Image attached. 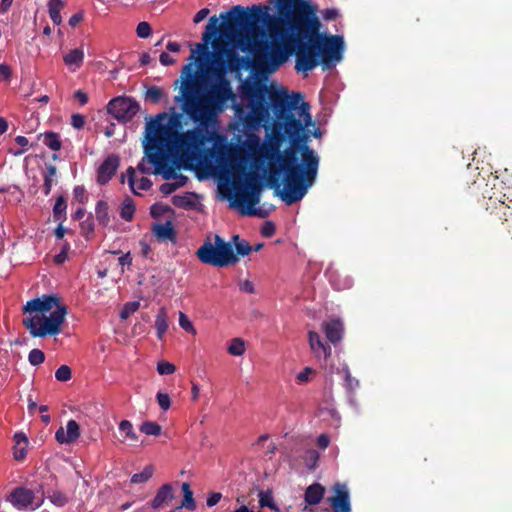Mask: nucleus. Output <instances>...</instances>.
<instances>
[{
    "mask_svg": "<svg viewBox=\"0 0 512 512\" xmlns=\"http://www.w3.org/2000/svg\"><path fill=\"white\" fill-rule=\"evenodd\" d=\"M278 18L269 7L233 6L222 19L220 32L238 43L242 51L254 53L255 66L273 73L295 53V70L308 73L319 64L330 69L342 60L344 40L320 32L317 9L307 0H278Z\"/></svg>",
    "mask_w": 512,
    "mask_h": 512,
    "instance_id": "1",
    "label": "nucleus"
},
{
    "mask_svg": "<svg viewBox=\"0 0 512 512\" xmlns=\"http://www.w3.org/2000/svg\"><path fill=\"white\" fill-rule=\"evenodd\" d=\"M309 125L303 117L288 113L275 121V130H283L290 147L281 152L277 143H271L263 153L270 165L268 185L287 205L302 200L317 177L319 157L307 145L305 133Z\"/></svg>",
    "mask_w": 512,
    "mask_h": 512,
    "instance_id": "2",
    "label": "nucleus"
},
{
    "mask_svg": "<svg viewBox=\"0 0 512 512\" xmlns=\"http://www.w3.org/2000/svg\"><path fill=\"white\" fill-rule=\"evenodd\" d=\"M220 33L219 18L210 17L202 34L203 43L192 50L189 63L183 67L184 79L179 95L174 97L176 103H182V110L189 118L207 119L214 122L217 115L227 108L229 101L235 100V94L229 80L221 73L215 74L216 81L211 82L201 91V82L196 77L194 64L201 61V55L209 56L208 44Z\"/></svg>",
    "mask_w": 512,
    "mask_h": 512,
    "instance_id": "3",
    "label": "nucleus"
},
{
    "mask_svg": "<svg viewBox=\"0 0 512 512\" xmlns=\"http://www.w3.org/2000/svg\"><path fill=\"white\" fill-rule=\"evenodd\" d=\"M215 243L205 241L197 250L198 259L214 267H227L235 265L239 256L245 257L252 251V246L239 235H234L231 242H225L219 235H215Z\"/></svg>",
    "mask_w": 512,
    "mask_h": 512,
    "instance_id": "4",
    "label": "nucleus"
},
{
    "mask_svg": "<svg viewBox=\"0 0 512 512\" xmlns=\"http://www.w3.org/2000/svg\"><path fill=\"white\" fill-rule=\"evenodd\" d=\"M171 114L159 113L146 123L144 144L145 155L158 153L175 139L183 128V115L171 108Z\"/></svg>",
    "mask_w": 512,
    "mask_h": 512,
    "instance_id": "5",
    "label": "nucleus"
},
{
    "mask_svg": "<svg viewBox=\"0 0 512 512\" xmlns=\"http://www.w3.org/2000/svg\"><path fill=\"white\" fill-rule=\"evenodd\" d=\"M196 127L193 129L181 132L173 139L167 147L163 148L161 152L167 156H174L178 154H189L201 151L203 147L214 140L216 133L209 129L211 121L207 119L190 118Z\"/></svg>",
    "mask_w": 512,
    "mask_h": 512,
    "instance_id": "6",
    "label": "nucleus"
},
{
    "mask_svg": "<svg viewBox=\"0 0 512 512\" xmlns=\"http://www.w3.org/2000/svg\"><path fill=\"white\" fill-rule=\"evenodd\" d=\"M244 152L243 148L236 149V154L241 155ZM231 163L233 167H237L242 171L245 176V183L242 192H238L239 201L247 204L250 210L247 212L249 215L259 216L264 218L268 215L267 210L262 208H253L260 201V192L262 190V178L256 171L246 172L247 159L245 156H232Z\"/></svg>",
    "mask_w": 512,
    "mask_h": 512,
    "instance_id": "7",
    "label": "nucleus"
},
{
    "mask_svg": "<svg viewBox=\"0 0 512 512\" xmlns=\"http://www.w3.org/2000/svg\"><path fill=\"white\" fill-rule=\"evenodd\" d=\"M271 87L258 80H246L241 85L243 97L249 100L250 113L246 116L247 125L256 126L269 117L267 95Z\"/></svg>",
    "mask_w": 512,
    "mask_h": 512,
    "instance_id": "8",
    "label": "nucleus"
},
{
    "mask_svg": "<svg viewBox=\"0 0 512 512\" xmlns=\"http://www.w3.org/2000/svg\"><path fill=\"white\" fill-rule=\"evenodd\" d=\"M67 315L66 306H58L49 316L34 314L23 319V325L33 337L55 336L61 332L62 325Z\"/></svg>",
    "mask_w": 512,
    "mask_h": 512,
    "instance_id": "9",
    "label": "nucleus"
},
{
    "mask_svg": "<svg viewBox=\"0 0 512 512\" xmlns=\"http://www.w3.org/2000/svg\"><path fill=\"white\" fill-rule=\"evenodd\" d=\"M214 69L213 73H221L224 75L227 69L237 71L244 62V57H241L235 50L228 48L226 45L214 44Z\"/></svg>",
    "mask_w": 512,
    "mask_h": 512,
    "instance_id": "10",
    "label": "nucleus"
},
{
    "mask_svg": "<svg viewBox=\"0 0 512 512\" xmlns=\"http://www.w3.org/2000/svg\"><path fill=\"white\" fill-rule=\"evenodd\" d=\"M148 161L154 166V174H161L165 180L175 179L177 188L183 187L188 178L183 174L177 173L176 170L170 164L171 156L163 154V152L151 153L145 155Z\"/></svg>",
    "mask_w": 512,
    "mask_h": 512,
    "instance_id": "11",
    "label": "nucleus"
},
{
    "mask_svg": "<svg viewBox=\"0 0 512 512\" xmlns=\"http://www.w3.org/2000/svg\"><path fill=\"white\" fill-rule=\"evenodd\" d=\"M139 109L140 105L134 98L124 96L113 98L107 105L108 113L123 123L132 120Z\"/></svg>",
    "mask_w": 512,
    "mask_h": 512,
    "instance_id": "12",
    "label": "nucleus"
},
{
    "mask_svg": "<svg viewBox=\"0 0 512 512\" xmlns=\"http://www.w3.org/2000/svg\"><path fill=\"white\" fill-rule=\"evenodd\" d=\"M58 306H65L60 302V298L54 294L43 295L42 297L33 298L26 302L23 307L24 313L32 315L39 314L45 315L51 313Z\"/></svg>",
    "mask_w": 512,
    "mask_h": 512,
    "instance_id": "13",
    "label": "nucleus"
},
{
    "mask_svg": "<svg viewBox=\"0 0 512 512\" xmlns=\"http://www.w3.org/2000/svg\"><path fill=\"white\" fill-rule=\"evenodd\" d=\"M333 496L327 498L332 512H352L350 493L344 483L337 482L332 486Z\"/></svg>",
    "mask_w": 512,
    "mask_h": 512,
    "instance_id": "14",
    "label": "nucleus"
},
{
    "mask_svg": "<svg viewBox=\"0 0 512 512\" xmlns=\"http://www.w3.org/2000/svg\"><path fill=\"white\" fill-rule=\"evenodd\" d=\"M267 102L269 103V108H272L276 118L275 121L283 119V117L289 113L287 106V92L285 90H276L271 88L267 95Z\"/></svg>",
    "mask_w": 512,
    "mask_h": 512,
    "instance_id": "15",
    "label": "nucleus"
},
{
    "mask_svg": "<svg viewBox=\"0 0 512 512\" xmlns=\"http://www.w3.org/2000/svg\"><path fill=\"white\" fill-rule=\"evenodd\" d=\"M287 104L289 114H297V116L303 117L306 124L312 123V118L309 113L310 106L303 101V97L300 93H294L291 96L287 94Z\"/></svg>",
    "mask_w": 512,
    "mask_h": 512,
    "instance_id": "16",
    "label": "nucleus"
},
{
    "mask_svg": "<svg viewBox=\"0 0 512 512\" xmlns=\"http://www.w3.org/2000/svg\"><path fill=\"white\" fill-rule=\"evenodd\" d=\"M174 498L175 494L172 484L166 483L158 489L153 500L149 504H146L141 509H139V511H145L148 507L152 509H159L164 505L170 504Z\"/></svg>",
    "mask_w": 512,
    "mask_h": 512,
    "instance_id": "17",
    "label": "nucleus"
},
{
    "mask_svg": "<svg viewBox=\"0 0 512 512\" xmlns=\"http://www.w3.org/2000/svg\"><path fill=\"white\" fill-rule=\"evenodd\" d=\"M119 157L117 155H111L107 157L98 169L97 182L104 185L115 175L119 167Z\"/></svg>",
    "mask_w": 512,
    "mask_h": 512,
    "instance_id": "18",
    "label": "nucleus"
},
{
    "mask_svg": "<svg viewBox=\"0 0 512 512\" xmlns=\"http://www.w3.org/2000/svg\"><path fill=\"white\" fill-rule=\"evenodd\" d=\"M7 500L18 509H25L32 505L34 500V493L30 489L18 487L11 491Z\"/></svg>",
    "mask_w": 512,
    "mask_h": 512,
    "instance_id": "19",
    "label": "nucleus"
},
{
    "mask_svg": "<svg viewBox=\"0 0 512 512\" xmlns=\"http://www.w3.org/2000/svg\"><path fill=\"white\" fill-rule=\"evenodd\" d=\"M80 436V426L79 424L71 419L66 424V430L63 427H60L56 433L55 438L60 444H71L76 441Z\"/></svg>",
    "mask_w": 512,
    "mask_h": 512,
    "instance_id": "20",
    "label": "nucleus"
},
{
    "mask_svg": "<svg viewBox=\"0 0 512 512\" xmlns=\"http://www.w3.org/2000/svg\"><path fill=\"white\" fill-rule=\"evenodd\" d=\"M326 489L320 483H313L308 486L304 493V501L307 505H318L324 498Z\"/></svg>",
    "mask_w": 512,
    "mask_h": 512,
    "instance_id": "21",
    "label": "nucleus"
},
{
    "mask_svg": "<svg viewBox=\"0 0 512 512\" xmlns=\"http://www.w3.org/2000/svg\"><path fill=\"white\" fill-rule=\"evenodd\" d=\"M152 231L159 241L175 242L176 232L171 221L154 224Z\"/></svg>",
    "mask_w": 512,
    "mask_h": 512,
    "instance_id": "22",
    "label": "nucleus"
},
{
    "mask_svg": "<svg viewBox=\"0 0 512 512\" xmlns=\"http://www.w3.org/2000/svg\"><path fill=\"white\" fill-rule=\"evenodd\" d=\"M323 330L325 332L326 338L331 343L335 344L342 339L343 325L337 319H333L329 322L323 323Z\"/></svg>",
    "mask_w": 512,
    "mask_h": 512,
    "instance_id": "23",
    "label": "nucleus"
},
{
    "mask_svg": "<svg viewBox=\"0 0 512 512\" xmlns=\"http://www.w3.org/2000/svg\"><path fill=\"white\" fill-rule=\"evenodd\" d=\"M309 345L311 350L318 356L323 355L327 358L331 355V347L325 344L318 333L314 331L309 332Z\"/></svg>",
    "mask_w": 512,
    "mask_h": 512,
    "instance_id": "24",
    "label": "nucleus"
},
{
    "mask_svg": "<svg viewBox=\"0 0 512 512\" xmlns=\"http://www.w3.org/2000/svg\"><path fill=\"white\" fill-rule=\"evenodd\" d=\"M63 61L70 71L75 72L83 64L84 52L80 48L72 49L64 55Z\"/></svg>",
    "mask_w": 512,
    "mask_h": 512,
    "instance_id": "25",
    "label": "nucleus"
},
{
    "mask_svg": "<svg viewBox=\"0 0 512 512\" xmlns=\"http://www.w3.org/2000/svg\"><path fill=\"white\" fill-rule=\"evenodd\" d=\"M13 456L16 461H22L27 455L28 438L23 432L14 435Z\"/></svg>",
    "mask_w": 512,
    "mask_h": 512,
    "instance_id": "26",
    "label": "nucleus"
},
{
    "mask_svg": "<svg viewBox=\"0 0 512 512\" xmlns=\"http://www.w3.org/2000/svg\"><path fill=\"white\" fill-rule=\"evenodd\" d=\"M95 217L99 225L108 227L111 223L109 205L105 200H99L95 206Z\"/></svg>",
    "mask_w": 512,
    "mask_h": 512,
    "instance_id": "27",
    "label": "nucleus"
},
{
    "mask_svg": "<svg viewBox=\"0 0 512 512\" xmlns=\"http://www.w3.org/2000/svg\"><path fill=\"white\" fill-rule=\"evenodd\" d=\"M65 5L66 2L64 0L48 1V13L54 25H60L62 23L61 10Z\"/></svg>",
    "mask_w": 512,
    "mask_h": 512,
    "instance_id": "28",
    "label": "nucleus"
},
{
    "mask_svg": "<svg viewBox=\"0 0 512 512\" xmlns=\"http://www.w3.org/2000/svg\"><path fill=\"white\" fill-rule=\"evenodd\" d=\"M181 490L183 492V500L176 509L185 508L189 511L196 509V502L193 497V491L190 488V484L187 482L182 483Z\"/></svg>",
    "mask_w": 512,
    "mask_h": 512,
    "instance_id": "29",
    "label": "nucleus"
},
{
    "mask_svg": "<svg viewBox=\"0 0 512 512\" xmlns=\"http://www.w3.org/2000/svg\"><path fill=\"white\" fill-rule=\"evenodd\" d=\"M155 328L157 331V337L162 340L165 333L168 330V316L165 307L160 308L155 319Z\"/></svg>",
    "mask_w": 512,
    "mask_h": 512,
    "instance_id": "30",
    "label": "nucleus"
},
{
    "mask_svg": "<svg viewBox=\"0 0 512 512\" xmlns=\"http://www.w3.org/2000/svg\"><path fill=\"white\" fill-rule=\"evenodd\" d=\"M67 202L63 195L57 197L56 202L53 206V220L55 222H64L67 218L66 214Z\"/></svg>",
    "mask_w": 512,
    "mask_h": 512,
    "instance_id": "31",
    "label": "nucleus"
},
{
    "mask_svg": "<svg viewBox=\"0 0 512 512\" xmlns=\"http://www.w3.org/2000/svg\"><path fill=\"white\" fill-rule=\"evenodd\" d=\"M45 146L53 151H59L62 147L60 135L56 132H45L39 136Z\"/></svg>",
    "mask_w": 512,
    "mask_h": 512,
    "instance_id": "32",
    "label": "nucleus"
},
{
    "mask_svg": "<svg viewBox=\"0 0 512 512\" xmlns=\"http://www.w3.org/2000/svg\"><path fill=\"white\" fill-rule=\"evenodd\" d=\"M44 184H43V192L47 196L50 194L52 185L56 182L57 177V168L52 164L46 165V170L44 172Z\"/></svg>",
    "mask_w": 512,
    "mask_h": 512,
    "instance_id": "33",
    "label": "nucleus"
},
{
    "mask_svg": "<svg viewBox=\"0 0 512 512\" xmlns=\"http://www.w3.org/2000/svg\"><path fill=\"white\" fill-rule=\"evenodd\" d=\"M135 214V204L132 198L126 197L120 208V217L125 221H131Z\"/></svg>",
    "mask_w": 512,
    "mask_h": 512,
    "instance_id": "34",
    "label": "nucleus"
},
{
    "mask_svg": "<svg viewBox=\"0 0 512 512\" xmlns=\"http://www.w3.org/2000/svg\"><path fill=\"white\" fill-rule=\"evenodd\" d=\"M194 193L189 195H176L173 197L172 202L174 206L183 209H193L196 206L195 200L191 197L194 196Z\"/></svg>",
    "mask_w": 512,
    "mask_h": 512,
    "instance_id": "35",
    "label": "nucleus"
},
{
    "mask_svg": "<svg viewBox=\"0 0 512 512\" xmlns=\"http://www.w3.org/2000/svg\"><path fill=\"white\" fill-rule=\"evenodd\" d=\"M119 431L124 435V440L136 442L138 435L135 433L132 423L129 420H122L119 423Z\"/></svg>",
    "mask_w": 512,
    "mask_h": 512,
    "instance_id": "36",
    "label": "nucleus"
},
{
    "mask_svg": "<svg viewBox=\"0 0 512 512\" xmlns=\"http://www.w3.org/2000/svg\"><path fill=\"white\" fill-rule=\"evenodd\" d=\"M80 229H81V235L86 240H89L93 236L94 230H95V223H94L93 215L91 213L88 215V217L85 220H83L80 223Z\"/></svg>",
    "mask_w": 512,
    "mask_h": 512,
    "instance_id": "37",
    "label": "nucleus"
},
{
    "mask_svg": "<svg viewBox=\"0 0 512 512\" xmlns=\"http://www.w3.org/2000/svg\"><path fill=\"white\" fill-rule=\"evenodd\" d=\"M164 96V91L158 86H150L145 93V100L152 104H157Z\"/></svg>",
    "mask_w": 512,
    "mask_h": 512,
    "instance_id": "38",
    "label": "nucleus"
},
{
    "mask_svg": "<svg viewBox=\"0 0 512 512\" xmlns=\"http://www.w3.org/2000/svg\"><path fill=\"white\" fill-rule=\"evenodd\" d=\"M49 500L58 507H63L69 502V497L62 491L52 490L48 491Z\"/></svg>",
    "mask_w": 512,
    "mask_h": 512,
    "instance_id": "39",
    "label": "nucleus"
},
{
    "mask_svg": "<svg viewBox=\"0 0 512 512\" xmlns=\"http://www.w3.org/2000/svg\"><path fill=\"white\" fill-rule=\"evenodd\" d=\"M154 468L151 465L146 466L140 473H135L131 477V483L140 484L147 482L153 475Z\"/></svg>",
    "mask_w": 512,
    "mask_h": 512,
    "instance_id": "40",
    "label": "nucleus"
},
{
    "mask_svg": "<svg viewBox=\"0 0 512 512\" xmlns=\"http://www.w3.org/2000/svg\"><path fill=\"white\" fill-rule=\"evenodd\" d=\"M161 426L152 421H145L140 426V431L146 435L159 436L161 434Z\"/></svg>",
    "mask_w": 512,
    "mask_h": 512,
    "instance_id": "41",
    "label": "nucleus"
},
{
    "mask_svg": "<svg viewBox=\"0 0 512 512\" xmlns=\"http://www.w3.org/2000/svg\"><path fill=\"white\" fill-rule=\"evenodd\" d=\"M259 505L261 507H269L272 510H277V507L274 503L272 492L271 491H259Z\"/></svg>",
    "mask_w": 512,
    "mask_h": 512,
    "instance_id": "42",
    "label": "nucleus"
},
{
    "mask_svg": "<svg viewBox=\"0 0 512 512\" xmlns=\"http://www.w3.org/2000/svg\"><path fill=\"white\" fill-rule=\"evenodd\" d=\"M228 353L233 356H241L245 353V343L241 338L232 339L228 346Z\"/></svg>",
    "mask_w": 512,
    "mask_h": 512,
    "instance_id": "43",
    "label": "nucleus"
},
{
    "mask_svg": "<svg viewBox=\"0 0 512 512\" xmlns=\"http://www.w3.org/2000/svg\"><path fill=\"white\" fill-rule=\"evenodd\" d=\"M140 307V303L138 301H131L124 304L123 308L120 311L121 319H128L133 313H135Z\"/></svg>",
    "mask_w": 512,
    "mask_h": 512,
    "instance_id": "44",
    "label": "nucleus"
},
{
    "mask_svg": "<svg viewBox=\"0 0 512 512\" xmlns=\"http://www.w3.org/2000/svg\"><path fill=\"white\" fill-rule=\"evenodd\" d=\"M28 361L32 366H38L45 361V354L40 349H32L29 352Z\"/></svg>",
    "mask_w": 512,
    "mask_h": 512,
    "instance_id": "45",
    "label": "nucleus"
},
{
    "mask_svg": "<svg viewBox=\"0 0 512 512\" xmlns=\"http://www.w3.org/2000/svg\"><path fill=\"white\" fill-rule=\"evenodd\" d=\"M319 460V453L314 450L310 449L307 450L304 456V461L308 469L312 470L316 467L317 462Z\"/></svg>",
    "mask_w": 512,
    "mask_h": 512,
    "instance_id": "46",
    "label": "nucleus"
},
{
    "mask_svg": "<svg viewBox=\"0 0 512 512\" xmlns=\"http://www.w3.org/2000/svg\"><path fill=\"white\" fill-rule=\"evenodd\" d=\"M72 377V370L68 365H61L55 372V378L60 382H67Z\"/></svg>",
    "mask_w": 512,
    "mask_h": 512,
    "instance_id": "47",
    "label": "nucleus"
},
{
    "mask_svg": "<svg viewBox=\"0 0 512 512\" xmlns=\"http://www.w3.org/2000/svg\"><path fill=\"white\" fill-rule=\"evenodd\" d=\"M259 145L260 140L254 134L248 135L246 141L243 143V147L246 148L249 152H255L259 148Z\"/></svg>",
    "mask_w": 512,
    "mask_h": 512,
    "instance_id": "48",
    "label": "nucleus"
},
{
    "mask_svg": "<svg viewBox=\"0 0 512 512\" xmlns=\"http://www.w3.org/2000/svg\"><path fill=\"white\" fill-rule=\"evenodd\" d=\"M73 197L76 201L81 204H85L88 201V194L84 186L77 185L73 189Z\"/></svg>",
    "mask_w": 512,
    "mask_h": 512,
    "instance_id": "49",
    "label": "nucleus"
},
{
    "mask_svg": "<svg viewBox=\"0 0 512 512\" xmlns=\"http://www.w3.org/2000/svg\"><path fill=\"white\" fill-rule=\"evenodd\" d=\"M136 33L139 38H148L152 33L150 24L145 21L140 22L137 25Z\"/></svg>",
    "mask_w": 512,
    "mask_h": 512,
    "instance_id": "50",
    "label": "nucleus"
},
{
    "mask_svg": "<svg viewBox=\"0 0 512 512\" xmlns=\"http://www.w3.org/2000/svg\"><path fill=\"white\" fill-rule=\"evenodd\" d=\"M179 325L186 332H190V333H193V334L196 333L192 322L189 320L187 315L184 314L183 312H180V314H179Z\"/></svg>",
    "mask_w": 512,
    "mask_h": 512,
    "instance_id": "51",
    "label": "nucleus"
},
{
    "mask_svg": "<svg viewBox=\"0 0 512 512\" xmlns=\"http://www.w3.org/2000/svg\"><path fill=\"white\" fill-rule=\"evenodd\" d=\"M175 369V365L166 361H162L157 364V372L160 375H170L175 372Z\"/></svg>",
    "mask_w": 512,
    "mask_h": 512,
    "instance_id": "52",
    "label": "nucleus"
},
{
    "mask_svg": "<svg viewBox=\"0 0 512 512\" xmlns=\"http://www.w3.org/2000/svg\"><path fill=\"white\" fill-rule=\"evenodd\" d=\"M156 399L160 408L164 411H167L171 406V400L167 393L158 392L156 394Z\"/></svg>",
    "mask_w": 512,
    "mask_h": 512,
    "instance_id": "53",
    "label": "nucleus"
},
{
    "mask_svg": "<svg viewBox=\"0 0 512 512\" xmlns=\"http://www.w3.org/2000/svg\"><path fill=\"white\" fill-rule=\"evenodd\" d=\"M85 122H86V119H85V116L81 115V114H73L71 116V125L75 128V129H81L84 127L85 125Z\"/></svg>",
    "mask_w": 512,
    "mask_h": 512,
    "instance_id": "54",
    "label": "nucleus"
},
{
    "mask_svg": "<svg viewBox=\"0 0 512 512\" xmlns=\"http://www.w3.org/2000/svg\"><path fill=\"white\" fill-rule=\"evenodd\" d=\"M126 173L130 189L135 195H139V193L135 190V169L132 166H130L128 167Z\"/></svg>",
    "mask_w": 512,
    "mask_h": 512,
    "instance_id": "55",
    "label": "nucleus"
},
{
    "mask_svg": "<svg viewBox=\"0 0 512 512\" xmlns=\"http://www.w3.org/2000/svg\"><path fill=\"white\" fill-rule=\"evenodd\" d=\"M178 188H177V185L175 184V182H166V183H163L161 186H160V191L164 194V195H170L172 194L174 191H176Z\"/></svg>",
    "mask_w": 512,
    "mask_h": 512,
    "instance_id": "56",
    "label": "nucleus"
},
{
    "mask_svg": "<svg viewBox=\"0 0 512 512\" xmlns=\"http://www.w3.org/2000/svg\"><path fill=\"white\" fill-rule=\"evenodd\" d=\"M275 233V225L272 222H266L261 228V234L264 237H271Z\"/></svg>",
    "mask_w": 512,
    "mask_h": 512,
    "instance_id": "57",
    "label": "nucleus"
},
{
    "mask_svg": "<svg viewBox=\"0 0 512 512\" xmlns=\"http://www.w3.org/2000/svg\"><path fill=\"white\" fill-rule=\"evenodd\" d=\"M322 16L326 21H333L339 16V12L337 9L328 8L322 12Z\"/></svg>",
    "mask_w": 512,
    "mask_h": 512,
    "instance_id": "58",
    "label": "nucleus"
},
{
    "mask_svg": "<svg viewBox=\"0 0 512 512\" xmlns=\"http://www.w3.org/2000/svg\"><path fill=\"white\" fill-rule=\"evenodd\" d=\"M222 494L219 492H212L209 494L206 504L208 507H213L221 500Z\"/></svg>",
    "mask_w": 512,
    "mask_h": 512,
    "instance_id": "59",
    "label": "nucleus"
},
{
    "mask_svg": "<svg viewBox=\"0 0 512 512\" xmlns=\"http://www.w3.org/2000/svg\"><path fill=\"white\" fill-rule=\"evenodd\" d=\"M239 288L242 292L252 294L255 292L254 284L250 280H245L239 284Z\"/></svg>",
    "mask_w": 512,
    "mask_h": 512,
    "instance_id": "60",
    "label": "nucleus"
},
{
    "mask_svg": "<svg viewBox=\"0 0 512 512\" xmlns=\"http://www.w3.org/2000/svg\"><path fill=\"white\" fill-rule=\"evenodd\" d=\"M12 71L11 68L6 64H0V78L9 81Z\"/></svg>",
    "mask_w": 512,
    "mask_h": 512,
    "instance_id": "61",
    "label": "nucleus"
},
{
    "mask_svg": "<svg viewBox=\"0 0 512 512\" xmlns=\"http://www.w3.org/2000/svg\"><path fill=\"white\" fill-rule=\"evenodd\" d=\"M159 61L163 66H170L175 63V59L171 57L167 52H162L160 54Z\"/></svg>",
    "mask_w": 512,
    "mask_h": 512,
    "instance_id": "62",
    "label": "nucleus"
},
{
    "mask_svg": "<svg viewBox=\"0 0 512 512\" xmlns=\"http://www.w3.org/2000/svg\"><path fill=\"white\" fill-rule=\"evenodd\" d=\"M313 372L314 371L311 368L305 367L301 372L297 374V380L299 382H307L309 380V375Z\"/></svg>",
    "mask_w": 512,
    "mask_h": 512,
    "instance_id": "63",
    "label": "nucleus"
},
{
    "mask_svg": "<svg viewBox=\"0 0 512 512\" xmlns=\"http://www.w3.org/2000/svg\"><path fill=\"white\" fill-rule=\"evenodd\" d=\"M209 14V9L208 8H202L201 10H199L194 18H193V22L195 24H198L200 23L201 21H203Z\"/></svg>",
    "mask_w": 512,
    "mask_h": 512,
    "instance_id": "64",
    "label": "nucleus"
}]
</instances>
